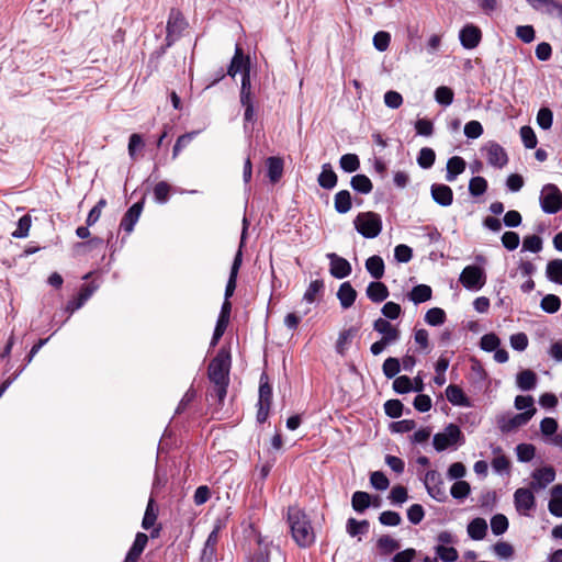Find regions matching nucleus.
I'll use <instances>...</instances> for the list:
<instances>
[{"instance_id":"nucleus-1","label":"nucleus","mask_w":562,"mask_h":562,"mask_svg":"<svg viewBox=\"0 0 562 562\" xmlns=\"http://www.w3.org/2000/svg\"><path fill=\"white\" fill-rule=\"evenodd\" d=\"M286 522L295 544L301 549L311 548L316 541V533L310 516L297 505L288 507Z\"/></svg>"},{"instance_id":"nucleus-2","label":"nucleus","mask_w":562,"mask_h":562,"mask_svg":"<svg viewBox=\"0 0 562 562\" xmlns=\"http://www.w3.org/2000/svg\"><path fill=\"white\" fill-rule=\"evenodd\" d=\"M232 356L229 348L223 346L207 366V378L214 382H229Z\"/></svg>"},{"instance_id":"nucleus-3","label":"nucleus","mask_w":562,"mask_h":562,"mask_svg":"<svg viewBox=\"0 0 562 562\" xmlns=\"http://www.w3.org/2000/svg\"><path fill=\"white\" fill-rule=\"evenodd\" d=\"M355 228L364 238H375L380 235L383 224L381 216L372 211L360 212L355 221Z\"/></svg>"},{"instance_id":"nucleus-4","label":"nucleus","mask_w":562,"mask_h":562,"mask_svg":"<svg viewBox=\"0 0 562 562\" xmlns=\"http://www.w3.org/2000/svg\"><path fill=\"white\" fill-rule=\"evenodd\" d=\"M464 442V435L460 427L453 423L446 426L442 432H438L434 436L432 445L434 448L440 452L454 445H462Z\"/></svg>"},{"instance_id":"nucleus-5","label":"nucleus","mask_w":562,"mask_h":562,"mask_svg":"<svg viewBox=\"0 0 562 562\" xmlns=\"http://www.w3.org/2000/svg\"><path fill=\"white\" fill-rule=\"evenodd\" d=\"M188 26V22L186 21L182 12L178 9L172 8L170 10L168 21H167V35H166V45L162 48V53L166 48L170 47L177 38L180 37L181 33Z\"/></svg>"},{"instance_id":"nucleus-6","label":"nucleus","mask_w":562,"mask_h":562,"mask_svg":"<svg viewBox=\"0 0 562 562\" xmlns=\"http://www.w3.org/2000/svg\"><path fill=\"white\" fill-rule=\"evenodd\" d=\"M540 204L544 213H558L562 210V192L553 183L546 184L541 192Z\"/></svg>"},{"instance_id":"nucleus-7","label":"nucleus","mask_w":562,"mask_h":562,"mask_svg":"<svg viewBox=\"0 0 562 562\" xmlns=\"http://www.w3.org/2000/svg\"><path fill=\"white\" fill-rule=\"evenodd\" d=\"M459 281L468 290H480L486 283V274L483 268L470 265L462 270Z\"/></svg>"},{"instance_id":"nucleus-8","label":"nucleus","mask_w":562,"mask_h":562,"mask_svg":"<svg viewBox=\"0 0 562 562\" xmlns=\"http://www.w3.org/2000/svg\"><path fill=\"white\" fill-rule=\"evenodd\" d=\"M424 484L427 493L437 502L443 503L448 499L442 475L438 471H427L425 474Z\"/></svg>"},{"instance_id":"nucleus-9","label":"nucleus","mask_w":562,"mask_h":562,"mask_svg":"<svg viewBox=\"0 0 562 562\" xmlns=\"http://www.w3.org/2000/svg\"><path fill=\"white\" fill-rule=\"evenodd\" d=\"M531 487H519L514 493V505L520 515L528 516L536 507V497Z\"/></svg>"},{"instance_id":"nucleus-10","label":"nucleus","mask_w":562,"mask_h":562,"mask_svg":"<svg viewBox=\"0 0 562 562\" xmlns=\"http://www.w3.org/2000/svg\"><path fill=\"white\" fill-rule=\"evenodd\" d=\"M483 150L486 153V159L491 166L502 169L507 165L508 155L498 143L491 140L483 147Z\"/></svg>"},{"instance_id":"nucleus-11","label":"nucleus","mask_w":562,"mask_h":562,"mask_svg":"<svg viewBox=\"0 0 562 562\" xmlns=\"http://www.w3.org/2000/svg\"><path fill=\"white\" fill-rule=\"evenodd\" d=\"M555 470L551 465L538 468L531 474L530 487L533 491L542 490L555 480Z\"/></svg>"},{"instance_id":"nucleus-12","label":"nucleus","mask_w":562,"mask_h":562,"mask_svg":"<svg viewBox=\"0 0 562 562\" xmlns=\"http://www.w3.org/2000/svg\"><path fill=\"white\" fill-rule=\"evenodd\" d=\"M459 38L465 49H474L482 41V31L474 24H465L460 30Z\"/></svg>"},{"instance_id":"nucleus-13","label":"nucleus","mask_w":562,"mask_h":562,"mask_svg":"<svg viewBox=\"0 0 562 562\" xmlns=\"http://www.w3.org/2000/svg\"><path fill=\"white\" fill-rule=\"evenodd\" d=\"M327 258L329 259V272L334 278L344 279L351 273V265L344 257H340L335 252H329L327 254Z\"/></svg>"},{"instance_id":"nucleus-14","label":"nucleus","mask_w":562,"mask_h":562,"mask_svg":"<svg viewBox=\"0 0 562 562\" xmlns=\"http://www.w3.org/2000/svg\"><path fill=\"white\" fill-rule=\"evenodd\" d=\"M373 329L381 334V339L389 342L390 345L396 342L401 337L400 329L391 324L387 319L382 317H379L373 322Z\"/></svg>"},{"instance_id":"nucleus-15","label":"nucleus","mask_w":562,"mask_h":562,"mask_svg":"<svg viewBox=\"0 0 562 562\" xmlns=\"http://www.w3.org/2000/svg\"><path fill=\"white\" fill-rule=\"evenodd\" d=\"M144 209V201L134 203L123 215L120 228L126 234H131L134 229L135 224L138 222L139 216Z\"/></svg>"},{"instance_id":"nucleus-16","label":"nucleus","mask_w":562,"mask_h":562,"mask_svg":"<svg viewBox=\"0 0 562 562\" xmlns=\"http://www.w3.org/2000/svg\"><path fill=\"white\" fill-rule=\"evenodd\" d=\"M220 541V527L216 526L207 536L204 543L200 561L201 562H214L216 560L217 544Z\"/></svg>"},{"instance_id":"nucleus-17","label":"nucleus","mask_w":562,"mask_h":562,"mask_svg":"<svg viewBox=\"0 0 562 562\" xmlns=\"http://www.w3.org/2000/svg\"><path fill=\"white\" fill-rule=\"evenodd\" d=\"M430 194L432 200L440 206H450L453 202V191L447 184L434 183L430 187Z\"/></svg>"},{"instance_id":"nucleus-18","label":"nucleus","mask_w":562,"mask_h":562,"mask_svg":"<svg viewBox=\"0 0 562 562\" xmlns=\"http://www.w3.org/2000/svg\"><path fill=\"white\" fill-rule=\"evenodd\" d=\"M245 69H250V59L248 56L244 55L241 47L236 46L235 54L227 69V75L231 77H235L237 72H243L245 71Z\"/></svg>"},{"instance_id":"nucleus-19","label":"nucleus","mask_w":562,"mask_h":562,"mask_svg":"<svg viewBox=\"0 0 562 562\" xmlns=\"http://www.w3.org/2000/svg\"><path fill=\"white\" fill-rule=\"evenodd\" d=\"M147 543L148 536L144 532H137L135 536V540L124 559V562H137L142 553L144 552Z\"/></svg>"},{"instance_id":"nucleus-20","label":"nucleus","mask_w":562,"mask_h":562,"mask_svg":"<svg viewBox=\"0 0 562 562\" xmlns=\"http://www.w3.org/2000/svg\"><path fill=\"white\" fill-rule=\"evenodd\" d=\"M366 294L373 303H381L389 297L390 292L383 282L376 280L368 284Z\"/></svg>"},{"instance_id":"nucleus-21","label":"nucleus","mask_w":562,"mask_h":562,"mask_svg":"<svg viewBox=\"0 0 562 562\" xmlns=\"http://www.w3.org/2000/svg\"><path fill=\"white\" fill-rule=\"evenodd\" d=\"M446 396L447 400L452 404L457 406H463V407H470L471 402L469 397L465 395L463 390L456 384H450L446 389Z\"/></svg>"},{"instance_id":"nucleus-22","label":"nucleus","mask_w":562,"mask_h":562,"mask_svg":"<svg viewBox=\"0 0 562 562\" xmlns=\"http://www.w3.org/2000/svg\"><path fill=\"white\" fill-rule=\"evenodd\" d=\"M317 182L319 187L326 190H330L337 186L338 177L329 162L322 166V171L318 175Z\"/></svg>"},{"instance_id":"nucleus-23","label":"nucleus","mask_w":562,"mask_h":562,"mask_svg":"<svg viewBox=\"0 0 562 562\" xmlns=\"http://www.w3.org/2000/svg\"><path fill=\"white\" fill-rule=\"evenodd\" d=\"M467 167L465 160L460 156H453L447 161L446 180L453 182L457 177L464 172Z\"/></svg>"},{"instance_id":"nucleus-24","label":"nucleus","mask_w":562,"mask_h":562,"mask_svg":"<svg viewBox=\"0 0 562 562\" xmlns=\"http://www.w3.org/2000/svg\"><path fill=\"white\" fill-rule=\"evenodd\" d=\"M337 297L342 308H349L357 299V291L352 288L350 282H344L338 289Z\"/></svg>"},{"instance_id":"nucleus-25","label":"nucleus","mask_w":562,"mask_h":562,"mask_svg":"<svg viewBox=\"0 0 562 562\" xmlns=\"http://www.w3.org/2000/svg\"><path fill=\"white\" fill-rule=\"evenodd\" d=\"M535 414H536L535 407H531V409H527L522 413L516 414L514 417L508 419V422L502 427V430L503 431H512L515 428L526 425L532 418V416Z\"/></svg>"},{"instance_id":"nucleus-26","label":"nucleus","mask_w":562,"mask_h":562,"mask_svg":"<svg viewBox=\"0 0 562 562\" xmlns=\"http://www.w3.org/2000/svg\"><path fill=\"white\" fill-rule=\"evenodd\" d=\"M268 177L272 183H277L283 175V159L281 157H268L266 160Z\"/></svg>"},{"instance_id":"nucleus-27","label":"nucleus","mask_w":562,"mask_h":562,"mask_svg":"<svg viewBox=\"0 0 562 562\" xmlns=\"http://www.w3.org/2000/svg\"><path fill=\"white\" fill-rule=\"evenodd\" d=\"M366 269L373 279L380 280L383 278L385 272V265L382 257L378 255L369 257L366 260Z\"/></svg>"},{"instance_id":"nucleus-28","label":"nucleus","mask_w":562,"mask_h":562,"mask_svg":"<svg viewBox=\"0 0 562 562\" xmlns=\"http://www.w3.org/2000/svg\"><path fill=\"white\" fill-rule=\"evenodd\" d=\"M548 508L553 516L562 517V484H557L551 488Z\"/></svg>"},{"instance_id":"nucleus-29","label":"nucleus","mask_w":562,"mask_h":562,"mask_svg":"<svg viewBox=\"0 0 562 562\" xmlns=\"http://www.w3.org/2000/svg\"><path fill=\"white\" fill-rule=\"evenodd\" d=\"M334 206L336 212L345 214L352 207L351 194L348 190H340L334 196Z\"/></svg>"},{"instance_id":"nucleus-30","label":"nucleus","mask_w":562,"mask_h":562,"mask_svg":"<svg viewBox=\"0 0 562 562\" xmlns=\"http://www.w3.org/2000/svg\"><path fill=\"white\" fill-rule=\"evenodd\" d=\"M537 374L530 370V369H525V370H521L518 374H517V385L520 390L522 391H530V390H533L537 385Z\"/></svg>"},{"instance_id":"nucleus-31","label":"nucleus","mask_w":562,"mask_h":562,"mask_svg":"<svg viewBox=\"0 0 562 562\" xmlns=\"http://www.w3.org/2000/svg\"><path fill=\"white\" fill-rule=\"evenodd\" d=\"M487 524L483 518H474L468 525L469 537L473 540H482L486 536Z\"/></svg>"},{"instance_id":"nucleus-32","label":"nucleus","mask_w":562,"mask_h":562,"mask_svg":"<svg viewBox=\"0 0 562 562\" xmlns=\"http://www.w3.org/2000/svg\"><path fill=\"white\" fill-rule=\"evenodd\" d=\"M432 290L427 284L415 285L408 293V297L415 304L427 302L431 299Z\"/></svg>"},{"instance_id":"nucleus-33","label":"nucleus","mask_w":562,"mask_h":562,"mask_svg":"<svg viewBox=\"0 0 562 562\" xmlns=\"http://www.w3.org/2000/svg\"><path fill=\"white\" fill-rule=\"evenodd\" d=\"M258 403L272 405V386L266 372L260 375Z\"/></svg>"},{"instance_id":"nucleus-34","label":"nucleus","mask_w":562,"mask_h":562,"mask_svg":"<svg viewBox=\"0 0 562 562\" xmlns=\"http://www.w3.org/2000/svg\"><path fill=\"white\" fill-rule=\"evenodd\" d=\"M351 188L361 194H369L373 190V183L366 175H356L350 179Z\"/></svg>"},{"instance_id":"nucleus-35","label":"nucleus","mask_w":562,"mask_h":562,"mask_svg":"<svg viewBox=\"0 0 562 562\" xmlns=\"http://www.w3.org/2000/svg\"><path fill=\"white\" fill-rule=\"evenodd\" d=\"M400 547V542L389 535L381 536L376 541V548L383 555L395 552Z\"/></svg>"},{"instance_id":"nucleus-36","label":"nucleus","mask_w":562,"mask_h":562,"mask_svg":"<svg viewBox=\"0 0 562 562\" xmlns=\"http://www.w3.org/2000/svg\"><path fill=\"white\" fill-rule=\"evenodd\" d=\"M351 505L357 513H363L371 505V496L367 492L357 491L352 494Z\"/></svg>"},{"instance_id":"nucleus-37","label":"nucleus","mask_w":562,"mask_h":562,"mask_svg":"<svg viewBox=\"0 0 562 562\" xmlns=\"http://www.w3.org/2000/svg\"><path fill=\"white\" fill-rule=\"evenodd\" d=\"M547 277L550 281L562 284V259H553L548 262Z\"/></svg>"},{"instance_id":"nucleus-38","label":"nucleus","mask_w":562,"mask_h":562,"mask_svg":"<svg viewBox=\"0 0 562 562\" xmlns=\"http://www.w3.org/2000/svg\"><path fill=\"white\" fill-rule=\"evenodd\" d=\"M324 281L321 279L314 280L310 283L308 288L306 289L303 299L308 303H314L317 299V296L322 295L324 292Z\"/></svg>"},{"instance_id":"nucleus-39","label":"nucleus","mask_w":562,"mask_h":562,"mask_svg":"<svg viewBox=\"0 0 562 562\" xmlns=\"http://www.w3.org/2000/svg\"><path fill=\"white\" fill-rule=\"evenodd\" d=\"M339 166L345 172L351 173L360 168V159L356 154H345L339 159Z\"/></svg>"},{"instance_id":"nucleus-40","label":"nucleus","mask_w":562,"mask_h":562,"mask_svg":"<svg viewBox=\"0 0 562 562\" xmlns=\"http://www.w3.org/2000/svg\"><path fill=\"white\" fill-rule=\"evenodd\" d=\"M199 133V131H192L179 136L172 148V158L176 159L181 150L187 148Z\"/></svg>"},{"instance_id":"nucleus-41","label":"nucleus","mask_w":562,"mask_h":562,"mask_svg":"<svg viewBox=\"0 0 562 562\" xmlns=\"http://www.w3.org/2000/svg\"><path fill=\"white\" fill-rule=\"evenodd\" d=\"M435 552L442 562H456L459 558L458 551L453 547L438 544L435 547Z\"/></svg>"},{"instance_id":"nucleus-42","label":"nucleus","mask_w":562,"mask_h":562,"mask_svg":"<svg viewBox=\"0 0 562 562\" xmlns=\"http://www.w3.org/2000/svg\"><path fill=\"white\" fill-rule=\"evenodd\" d=\"M446 312L440 307H432L425 314V322L430 326H439L446 322Z\"/></svg>"},{"instance_id":"nucleus-43","label":"nucleus","mask_w":562,"mask_h":562,"mask_svg":"<svg viewBox=\"0 0 562 562\" xmlns=\"http://www.w3.org/2000/svg\"><path fill=\"white\" fill-rule=\"evenodd\" d=\"M369 521L368 520H357L355 518H349L347 520V532L351 536V537H356L360 533H366L368 532L369 530Z\"/></svg>"},{"instance_id":"nucleus-44","label":"nucleus","mask_w":562,"mask_h":562,"mask_svg":"<svg viewBox=\"0 0 562 562\" xmlns=\"http://www.w3.org/2000/svg\"><path fill=\"white\" fill-rule=\"evenodd\" d=\"M436 160V153L432 148L423 147L419 150L417 162L423 169H429L432 167Z\"/></svg>"},{"instance_id":"nucleus-45","label":"nucleus","mask_w":562,"mask_h":562,"mask_svg":"<svg viewBox=\"0 0 562 562\" xmlns=\"http://www.w3.org/2000/svg\"><path fill=\"white\" fill-rule=\"evenodd\" d=\"M157 520V510L155 509L154 498H149L145 515L143 517L142 527L146 530L150 529Z\"/></svg>"},{"instance_id":"nucleus-46","label":"nucleus","mask_w":562,"mask_h":562,"mask_svg":"<svg viewBox=\"0 0 562 562\" xmlns=\"http://www.w3.org/2000/svg\"><path fill=\"white\" fill-rule=\"evenodd\" d=\"M383 374L387 379H393L397 375V373L401 371V362L397 358L389 357L384 360L382 366Z\"/></svg>"},{"instance_id":"nucleus-47","label":"nucleus","mask_w":562,"mask_h":562,"mask_svg":"<svg viewBox=\"0 0 562 562\" xmlns=\"http://www.w3.org/2000/svg\"><path fill=\"white\" fill-rule=\"evenodd\" d=\"M450 493L453 498L463 499L470 495L471 486L467 481L459 480L452 484Z\"/></svg>"},{"instance_id":"nucleus-48","label":"nucleus","mask_w":562,"mask_h":562,"mask_svg":"<svg viewBox=\"0 0 562 562\" xmlns=\"http://www.w3.org/2000/svg\"><path fill=\"white\" fill-rule=\"evenodd\" d=\"M508 519L503 514H496L491 519V529L495 536H501L508 529Z\"/></svg>"},{"instance_id":"nucleus-49","label":"nucleus","mask_w":562,"mask_h":562,"mask_svg":"<svg viewBox=\"0 0 562 562\" xmlns=\"http://www.w3.org/2000/svg\"><path fill=\"white\" fill-rule=\"evenodd\" d=\"M453 90L447 86H440L435 91V99L441 105H450L453 102Z\"/></svg>"},{"instance_id":"nucleus-50","label":"nucleus","mask_w":562,"mask_h":562,"mask_svg":"<svg viewBox=\"0 0 562 562\" xmlns=\"http://www.w3.org/2000/svg\"><path fill=\"white\" fill-rule=\"evenodd\" d=\"M561 300L554 294H547L540 302V307L550 314H553L560 310Z\"/></svg>"},{"instance_id":"nucleus-51","label":"nucleus","mask_w":562,"mask_h":562,"mask_svg":"<svg viewBox=\"0 0 562 562\" xmlns=\"http://www.w3.org/2000/svg\"><path fill=\"white\" fill-rule=\"evenodd\" d=\"M487 190V181L483 177H473L469 182V191L473 196H480Z\"/></svg>"},{"instance_id":"nucleus-52","label":"nucleus","mask_w":562,"mask_h":562,"mask_svg":"<svg viewBox=\"0 0 562 562\" xmlns=\"http://www.w3.org/2000/svg\"><path fill=\"white\" fill-rule=\"evenodd\" d=\"M516 453L520 462H529L535 458L536 448L531 443H519L516 447Z\"/></svg>"},{"instance_id":"nucleus-53","label":"nucleus","mask_w":562,"mask_h":562,"mask_svg":"<svg viewBox=\"0 0 562 562\" xmlns=\"http://www.w3.org/2000/svg\"><path fill=\"white\" fill-rule=\"evenodd\" d=\"M145 146L144 139L140 134L134 133L128 138V155L131 159L136 160L137 150L143 149Z\"/></svg>"},{"instance_id":"nucleus-54","label":"nucleus","mask_w":562,"mask_h":562,"mask_svg":"<svg viewBox=\"0 0 562 562\" xmlns=\"http://www.w3.org/2000/svg\"><path fill=\"white\" fill-rule=\"evenodd\" d=\"M520 137L526 148L533 149L538 144L535 131L530 126L520 127Z\"/></svg>"},{"instance_id":"nucleus-55","label":"nucleus","mask_w":562,"mask_h":562,"mask_svg":"<svg viewBox=\"0 0 562 562\" xmlns=\"http://www.w3.org/2000/svg\"><path fill=\"white\" fill-rule=\"evenodd\" d=\"M32 224L31 215L25 214L18 221V227L12 233L14 238H24L29 235L30 228Z\"/></svg>"},{"instance_id":"nucleus-56","label":"nucleus","mask_w":562,"mask_h":562,"mask_svg":"<svg viewBox=\"0 0 562 562\" xmlns=\"http://www.w3.org/2000/svg\"><path fill=\"white\" fill-rule=\"evenodd\" d=\"M537 123L542 130L551 128L553 124V112L551 109L544 106L538 111Z\"/></svg>"},{"instance_id":"nucleus-57","label":"nucleus","mask_w":562,"mask_h":562,"mask_svg":"<svg viewBox=\"0 0 562 562\" xmlns=\"http://www.w3.org/2000/svg\"><path fill=\"white\" fill-rule=\"evenodd\" d=\"M170 191H171V187L168 182L159 181L154 187L155 200L159 203H166L169 199Z\"/></svg>"},{"instance_id":"nucleus-58","label":"nucleus","mask_w":562,"mask_h":562,"mask_svg":"<svg viewBox=\"0 0 562 562\" xmlns=\"http://www.w3.org/2000/svg\"><path fill=\"white\" fill-rule=\"evenodd\" d=\"M393 390L398 394H406L413 391V381L407 375H400L393 381Z\"/></svg>"},{"instance_id":"nucleus-59","label":"nucleus","mask_w":562,"mask_h":562,"mask_svg":"<svg viewBox=\"0 0 562 562\" xmlns=\"http://www.w3.org/2000/svg\"><path fill=\"white\" fill-rule=\"evenodd\" d=\"M404 406L400 400H389L384 403V412L391 418H398L403 414Z\"/></svg>"},{"instance_id":"nucleus-60","label":"nucleus","mask_w":562,"mask_h":562,"mask_svg":"<svg viewBox=\"0 0 562 562\" xmlns=\"http://www.w3.org/2000/svg\"><path fill=\"white\" fill-rule=\"evenodd\" d=\"M501 339L493 333L485 334L480 340V347L485 351H494L499 347Z\"/></svg>"},{"instance_id":"nucleus-61","label":"nucleus","mask_w":562,"mask_h":562,"mask_svg":"<svg viewBox=\"0 0 562 562\" xmlns=\"http://www.w3.org/2000/svg\"><path fill=\"white\" fill-rule=\"evenodd\" d=\"M371 485L378 491H384L389 487L390 481L381 471H374L370 475Z\"/></svg>"},{"instance_id":"nucleus-62","label":"nucleus","mask_w":562,"mask_h":562,"mask_svg":"<svg viewBox=\"0 0 562 562\" xmlns=\"http://www.w3.org/2000/svg\"><path fill=\"white\" fill-rule=\"evenodd\" d=\"M379 521L384 526L395 527L402 522V518L396 512L385 510L380 514Z\"/></svg>"},{"instance_id":"nucleus-63","label":"nucleus","mask_w":562,"mask_h":562,"mask_svg":"<svg viewBox=\"0 0 562 562\" xmlns=\"http://www.w3.org/2000/svg\"><path fill=\"white\" fill-rule=\"evenodd\" d=\"M391 43V35L389 32L379 31L373 36V45L379 52H385Z\"/></svg>"},{"instance_id":"nucleus-64","label":"nucleus","mask_w":562,"mask_h":562,"mask_svg":"<svg viewBox=\"0 0 562 562\" xmlns=\"http://www.w3.org/2000/svg\"><path fill=\"white\" fill-rule=\"evenodd\" d=\"M381 313L385 317V319H396L400 317L402 313V307L400 304L395 302H386L383 307L381 308Z\"/></svg>"}]
</instances>
